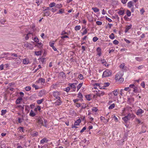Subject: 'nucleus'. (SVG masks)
<instances>
[{
	"instance_id": "f257e3e1",
	"label": "nucleus",
	"mask_w": 148,
	"mask_h": 148,
	"mask_svg": "<svg viewBox=\"0 0 148 148\" xmlns=\"http://www.w3.org/2000/svg\"><path fill=\"white\" fill-rule=\"evenodd\" d=\"M111 75V73L109 70L107 69L102 74V77H108Z\"/></svg>"
},
{
	"instance_id": "f03ea898",
	"label": "nucleus",
	"mask_w": 148,
	"mask_h": 148,
	"mask_svg": "<svg viewBox=\"0 0 148 148\" xmlns=\"http://www.w3.org/2000/svg\"><path fill=\"white\" fill-rule=\"evenodd\" d=\"M123 75V71H121L118 72L115 76V79L116 80H117V79H119V78L120 77H122Z\"/></svg>"
},
{
	"instance_id": "7ed1b4c3",
	"label": "nucleus",
	"mask_w": 148,
	"mask_h": 148,
	"mask_svg": "<svg viewBox=\"0 0 148 148\" xmlns=\"http://www.w3.org/2000/svg\"><path fill=\"white\" fill-rule=\"evenodd\" d=\"M102 89V87H101L100 85L97 86V90L96 91V94L97 95V96L100 97L101 94H102V91H100L99 90V89Z\"/></svg>"
},
{
	"instance_id": "20e7f679",
	"label": "nucleus",
	"mask_w": 148,
	"mask_h": 148,
	"mask_svg": "<svg viewBox=\"0 0 148 148\" xmlns=\"http://www.w3.org/2000/svg\"><path fill=\"white\" fill-rule=\"evenodd\" d=\"M53 96L56 98V99H60V94L58 91H54L53 92Z\"/></svg>"
},
{
	"instance_id": "39448f33",
	"label": "nucleus",
	"mask_w": 148,
	"mask_h": 148,
	"mask_svg": "<svg viewBox=\"0 0 148 148\" xmlns=\"http://www.w3.org/2000/svg\"><path fill=\"white\" fill-rule=\"evenodd\" d=\"M81 120L80 119H78L75 122L74 125H73L72 126V128H77V127L75 126L79 125V124L81 123Z\"/></svg>"
},
{
	"instance_id": "423d86ee",
	"label": "nucleus",
	"mask_w": 148,
	"mask_h": 148,
	"mask_svg": "<svg viewBox=\"0 0 148 148\" xmlns=\"http://www.w3.org/2000/svg\"><path fill=\"white\" fill-rule=\"evenodd\" d=\"M12 59L15 60L17 64H19L21 62V60L19 57H18L16 58L12 57Z\"/></svg>"
},
{
	"instance_id": "0eeeda50",
	"label": "nucleus",
	"mask_w": 148,
	"mask_h": 148,
	"mask_svg": "<svg viewBox=\"0 0 148 148\" xmlns=\"http://www.w3.org/2000/svg\"><path fill=\"white\" fill-rule=\"evenodd\" d=\"M125 116L127 118L128 120H129L130 119L134 118V115L133 114H129Z\"/></svg>"
},
{
	"instance_id": "6e6552de",
	"label": "nucleus",
	"mask_w": 148,
	"mask_h": 148,
	"mask_svg": "<svg viewBox=\"0 0 148 148\" xmlns=\"http://www.w3.org/2000/svg\"><path fill=\"white\" fill-rule=\"evenodd\" d=\"M76 85V84L75 83H69V84L68 85L69 86L71 87L72 88H73L74 90H73V91H75V89L76 88V87L75 86V85Z\"/></svg>"
},
{
	"instance_id": "1a4fd4ad",
	"label": "nucleus",
	"mask_w": 148,
	"mask_h": 148,
	"mask_svg": "<svg viewBox=\"0 0 148 148\" xmlns=\"http://www.w3.org/2000/svg\"><path fill=\"white\" fill-rule=\"evenodd\" d=\"M97 55L99 56H101V49L100 47H98L97 49Z\"/></svg>"
},
{
	"instance_id": "9d476101",
	"label": "nucleus",
	"mask_w": 148,
	"mask_h": 148,
	"mask_svg": "<svg viewBox=\"0 0 148 148\" xmlns=\"http://www.w3.org/2000/svg\"><path fill=\"white\" fill-rule=\"evenodd\" d=\"M29 63V60L28 58L24 59L23 60V63L25 64H27Z\"/></svg>"
},
{
	"instance_id": "9b49d317",
	"label": "nucleus",
	"mask_w": 148,
	"mask_h": 148,
	"mask_svg": "<svg viewBox=\"0 0 148 148\" xmlns=\"http://www.w3.org/2000/svg\"><path fill=\"white\" fill-rule=\"evenodd\" d=\"M143 111L140 109H139L137 111L136 114L137 115H139L143 113Z\"/></svg>"
},
{
	"instance_id": "f8f14e48",
	"label": "nucleus",
	"mask_w": 148,
	"mask_h": 148,
	"mask_svg": "<svg viewBox=\"0 0 148 148\" xmlns=\"http://www.w3.org/2000/svg\"><path fill=\"white\" fill-rule=\"evenodd\" d=\"M31 34L33 35V33H31L30 32H29L26 35L25 37V39L26 40H28L29 38V37H30Z\"/></svg>"
},
{
	"instance_id": "ddd939ff",
	"label": "nucleus",
	"mask_w": 148,
	"mask_h": 148,
	"mask_svg": "<svg viewBox=\"0 0 148 148\" xmlns=\"http://www.w3.org/2000/svg\"><path fill=\"white\" fill-rule=\"evenodd\" d=\"M38 122L41 124L43 126V119L41 118H39L38 119Z\"/></svg>"
},
{
	"instance_id": "4468645a",
	"label": "nucleus",
	"mask_w": 148,
	"mask_h": 148,
	"mask_svg": "<svg viewBox=\"0 0 148 148\" xmlns=\"http://www.w3.org/2000/svg\"><path fill=\"white\" fill-rule=\"evenodd\" d=\"M58 76L62 77V78L65 77V73L63 72H60L58 74Z\"/></svg>"
},
{
	"instance_id": "2eb2a0df",
	"label": "nucleus",
	"mask_w": 148,
	"mask_h": 148,
	"mask_svg": "<svg viewBox=\"0 0 148 148\" xmlns=\"http://www.w3.org/2000/svg\"><path fill=\"white\" fill-rule=\"evenodd\" d=\"M36 82L39 83H44L45 82V80L44 79L40 78Z\"/></svg>"
},
{
	"instance_id": "dca6fc26",
	"label": "nucleus",
	"mask_w": 148,
	"mask_h": 148,
	"mask_svg": "<svg viewBox=\"0 0 148 148\" xmlns=\"http://www.w3.org/2000/svg\"><path fill=\"white\" fill-rule=\"evenodd\" d=\"M48 140L46 138H44L41 140L40 141V143L41 144H43L45 143H47V142Z\"/></svg>"
},
{
	"instance_id": "f3484780",
	"label": "nucleus",
	"mask_w": 148,
	"mask_h": 148,
	"mask_svg": "<svg viewBox=\"0 0 148 148\" xmlns=\"http://www.w3.org/2000/svg\"><path fill=\"white\" fill-rule=\"evenodd\" d=\"M22 98L21 97H18L16 101V103L18 104L20 103L21 101L22 100Z\"/></svg>"
},
{
	"instance_id": "a211bd4d",
	"label": "nucleus",
	"mask_w": 148,
	"mask_h": 148,
	"mask_svg": "<svg viewBox=\"0 0 148 148\" xmlns=\"http://www.w3.org/2000/svg\"><path fill=\"white\" fill-rule=\"evenodd\" d=\"M132 27V25H130L128 26L127 27L125 30V33L127 32L128 30L131 28Z\"/></svg>"
},
{
	"instance_id": "6ab92c4d",
	"label": "nucleus",
	"mask_w": 148,
	"mask_h": 148,
	"mask_svg": "<svg viewBox=\"0 0 148 148\" xmlns=\"http://www.w3.org/2000/svg\"><path fill=\"white\" fill-rule=\"evenodd\" d=\"M36 115L35 114L34 112V111L32 110H31L30 111V114H29V115L32 117H34Z\"/></svg>"
},
{
	"instance_id": "aec40b11",
	"label": "nucleus",
	"mask_w": 148,
	"mask_h": 148,
	"mask_svg": "<svg viewBox=\"0 0 148 148\" xmlns=\"http://www.w3.org/2000/svg\"><path fill=\"white\" fill-rule=\"evenodd\" d=\"M60 99H58L56 101L55 103L56 105H59L61 103L62 101Z\"/></svg>"
},
{
	"instance_id": "412c9836",
	"label": "nucleus",
	"mask_w": 148,
	"mask_h": 148,
	"mask_svg": "<svg viewBox=\"0 0 148 148\" xmlns=\"http://www.w3.org/2000/svg\"><path fill=\"white\" fill-rule=\"evenodd\" d=\"M118 13L120 15H123L124 13V11L123 10H120Z\"/></svg>"
},
{
	"instance_id": "4be33fe9",
	"label": "nucleus",
	"mask_w": 148,
	"mask_h": 148,
	"mask_svg": "<svg viewBox=\"0 0 148 148\" xmlns=\"http://www.w3.org/2000/svg\"><path fill=\"white\" fill-rule=\"evenodd\" d=\"M133 6L132 2L131 1L127 3V6L130 8H131Z\"/></svg>"
},
{
	"instance_id": "5701e85b",
	"label": "nucleus",
	"mask_w": 148,
	"mask_h": 148,
	"mask_svg": "<svg viewBox=\"0 0 148 148\" xmlns=\"http://www.w3.org/2000/svg\"><path fill=\"white\" fill-rule=\"evenodd\" d=\"M56 3L54 2L51 3L49 4V6L50 8H52L53 7H55Z\"/></svg>"
},
{
	"instance_id": "b1692460",
	"label": "nucleus",
	"mask_w": 148,
	"mask_h": 148,
	"mask_svg": "<svg viewBox=\"0 0 148 148\" xmlns=\"http://www.w3.org/2000/svg\"><path fill=\"white\" fill-rule=\"evenodd\" d=\"M42 51H35V54L37 56H39L40 55H41L42 54Z\"/></svg>"
},
{
	"instance_id": "393cba45",
	"label": "nucleus",
	"mask_w": 148,
	"mask_h": 148,
	"mask_svg": "<svg viewBox=\"0 0 148 148\" xmlns=\"http://www.w3.org/2000/svg\"><path fill=\"white\" fill-rule=\"evenodd\" d=\"M114 95L115 96H117L118 95V92H117V90L116 89L112 92Z\"/></svg>"
},
{
	"instance_id": "a878e982",
	"label": "nucleus",
	"mask_w": 148,
	"mask_h": 148,
	"mask_svg": "<svg viewBox=\"0 0 148 148\" xmlns=\"http://www.w3.org/2000/svg\"><path fill=\"white\" fill-rule=\"evenodd\" d=\"M55 7L58 8H60L62 7V5L61 4H56Z\"/></svg>"
},
{
	"instance_id": "bb28decb",
	"label": "nucleus",
	"mask_w": 148,
	"mask_h": 148,
	"mask_svg": "<svg viewBox=\"0 0 148 148\" xmlns=\"http://www.w3.org/2000/svg\"><path fill=\"white\" fill-rule=\"evenodd\" d=\"M81 28V27L80 25L76 26L75 27V29L76 31H77L80 30Z\"/></svg>"
},
{
	"instance_id": "cd10ccee",
	"label": "nucleus",
	"mask_w": 148,
	"mask_h": 148,
	"mask_svg": "<svg viewBox=\"0 0 148 148\" xmlns=\"http://www.w3.org/2000/svg\"><path fill=\"white\" fill-rule=\"evenodd\" d=\"M110 84L109 82H106L104 83L103 84V87H108L109 86Z\"/></svg>"
},
{
	"instance_id": "c85d7f7f",
	"label": "nucleus",
	"mask_w": 148,
	"mask_h": 148,
	"mask_svg": "<svg viewBox=\"0 0 148 148\" xmlns=\"http://www.w3.org/2000/svg\"><path fill=\"white\" fill-rule=\"evenodd\" d=\"M82 84L83 83H81L77 86V91H78V90L80 89L81 87L82 86Z\"/></svg>"
},
{
	"instance_id": "c756f323",
	"label": "nucleus",
	"mask_w": 148,
	"mask_h": 148,
	"mask_svg": "<svg viewBox=\"0 0 148 148\" xmlns=\"http://www.w3.org/2000/svg\"><path fill=\"white\" fill-rule=\"evenodd\" d=\"M43 99H41L38 100L37 101V102L38 104H41L43 101Z\"/></svg>"
},
{
	"instance_id": "7c9ffc66",
	"label": "nucleus",
	"mask_w": 148,
	"mask_h": 148,
	"mask_svg": "<svg viewBox=\"0 0 148 148\" xmlns=\"http://www.w3.org/2000/svg\"><path fill=\"white\" fill-rule=\"evenodd\" d=\"M42 43L41 42L38 43L37 42V44L36 45V46L40 48L42 47Z\"/></svg>"
},
{
	"instance_id": "2f4dec72",
	"label": "nucleus",
	"mask_w": 148,
	"mask_h": 148,
	"mask_svg": "<svg viewBox=\"0 0 148 148\" xmlns=\"http://www.w3.org/2000/svg\"><path fill=\"white\" fill-rule=\"evenodd\" d=\"M115 106V104L113 103L108 108L109 109H112Z\"/></svg>"
},
{
	"instance_id": "473e14b6",
	"label": "nucleus",
	"mask_w": 148,
	"mask_h": 148,
	"mask_svg": "<svg viewBox=\"0 0 148 148\" xmlns=\"http://www.w3.org/2000/svg\"><path fill=\"white\" fill-rule=\"evenodd\" d=\"M6 112H7L6 110H2L1 111V115H3L6 113Z\"/></svg>"
},
{
	"instance_id": "72a5a7b5",
	"label": "nucleus",
	"mask_w": 148,
	"mask_h": 148,
	"mask_svg": "<svg viewBox=\"0 0 148 148\" xmlns=\"http://www.w3.org/2000/svg\"><path fill=\"white\" fill-rule=\"evenodd\" d=\"M86 97L88 101H90L91 99L90 95H86Z\"/></svg>"
},
{
	"instance_id": "f704fd0d",
	"label": "nucleus",
	"mask_w": 148,
	"mask_h": 148,
	"mask_svg": "<svg viewBox=\"0 0 148 148\" xmlns=\"http://www.w3.org/2000/svg\"><path fill=\"white\" fill-rule=\"evenodd\" d=\"M122 119L125 122V123H126L128 120V119L125 116L124 117H123L122 118Z\"/></svg>"
},
{
	"instance_id": "c9c22d12",
	"label": "nucleus",
	"mask_w": 148,
	"mask_h": 148,
	"mask_svg": "<svg viewBox=\"0 0 148 148\" xmlns=\"http://www.w3.org/2000/svg\"><path fill=\"white\" fill-rule=\"evenodd\" d=\"M92 9L95 12H97L99 11V9L96 8H92Z\"/></svg>"
},
{
	"instance_id": "e433bc0d",
	"label": "nucleus",
	"mask_w": 148,
	"mask_h": 148,
	"mask_svg": "<svg viewBox=\"0 0 148 148\" xmlns=\"http://www.w3.org/2000/svg\"><path fill=\"white\" fill-rule=\"evenodd\" d=\"M124 81V79L123 78L120 77L119 78V79H117L116 81H119L120 82H123Z\"/></svg>"
},
{
	"instance_id": "4c0bfd02",
	"label": "nucleus",
	"mask_w": 148,
	"mask_h": 148,
	"mask_svg": "<svg viewBox=\"0 0 148 148\" xmlns=\"http://www.w3.org/2000/svg\"><path fill=\"white\" fill-rule=\"evenodd\" d=\"M102 121L105 123H106L108 121V119H106L105 118L102 117Z\"/></svg>"
},
{
	"instance_id": "58836bf2",
	"label": "nucleus",
	"mask_w": 148,
	"mask_h": 148,
	"mask_svg": "<svg viewBox=\"0 0 148 148\" xmlns=\"http://www.w3.org/2000/svg\"><path fill=\"white\" fill-rule=\"evenodd\" d=\"M110 38L111 39H113L114 38V35L113 33H112L109 36Z\"/></svg>"
},
{
	"instance_id": "ea45409f",
	"label": "nucleus",
	"mask_w": 148,
	"mask_h": 148,
	"mask_svg": "<svg viewBox=\"0 0 148 148\" xmlns=\"http://www.w3.org/2000/svg\"><path fill=\"white\" fill-rule=\"evenodd\" d=\"M127 14L128 16H130L131 15V12L129 10H128L127 12Z\"/></svg>"
},
{
	"instance_id": "a19ab883",
	"label": "nucleus",
	"mask_w": 148,
	"mask_h": 148,
	"mask_svg": "<svg viewBox=\"0 0 148 148\" xmlns=\"http://www.w3.org/2000/svg\"><path fill=\"white\" fill-rule=\"evenodd\" d=\"M98 38L96 36H95L93 38L92 40L93 42H96L98 40Z\"/></svg>"
},
{
	"instance_id": "79ce46f5",
	"label": "nucleus",
	"mask_w": 148,
	"mask_h": 148,
	"mask_svg": "<svg viewBox=\"0 0 148 148\" xmlns=\"http://www.w3.org/2000/svg\"><path fill=\"white\" fill-rule=\"evenodd\" d=\"M49 12H44V15L45 16H49Z\"/></svg>"
},
{
	"instance_id": "37998d69",
	"label": "nucleus",
	"mask_w": 148,
	"mask_h": 148,
	"mask_svg": "<svg viewBox=\"0 0 148 148\" xmlns=\"http://www.w3.org/2000/svg\"><path fill=\"white\" fill-rule=\"evenodd\" d=\"M113 43L115 45H117L119 43V41L117 40H115L113 41Z\"/></svg>"
},
{
	"instance_id": "c03bdc74",
	"label": "nucleus",
	"mask_w": 148,
	"mask_h": 148,
	"mask_svg": "<svg viewBox=\"0 0 148 148\" xmlns=\"http://www.w3.org/2000/svg\"><path fill=\"white\" fill-rule=\"evenodd\" d=\"M34 41L37 43L39 42V40L37 37H35L34 39Z\"/></svg>"
},
{
	"instance_id": "a18cd8bd",
	"label": "nucleus",
	"mask_w": 148,
	"mask_h": 148,
	"mask_svg": "<svg viewBox=\"0 0 148 148\" xmlns=\"http://www.w3.org/2000/svg\"><path fill=\"white\" fill-rule=\"evenodd\" d=\"M78 78L80 79H82L83 78V75L81 74H79L78 75Z\"/></svg>"
},
{
	"instance_id": "49530a36",
	"label": "nucleus",
	"mask_w": 148,
	"mask_h": 148,
	"mask_svg": "<svg viewBox=\"0 0 148 148\" xmlns=\"http://www.w3.org/2000/svg\"><path fill=\"white\" fill-rule=\"evenodd\" d=\"M78 97L80 98H82L83 97L82 95L80 92H79L78 94Z\"/></svg>"
},
{
	"instance_id": "de8ad7c7",
	"label": "nucleus",
	"mask_w": 148,
	"mask_h": 148,
	"mask_svg": "<svg viewBox=\"0 0 148 148\" xmlns=\"http://www.w3.org/2000/svg\"><path fill=\"white\" fill-rule=\"evenodd\" d=\"M33 132V134L32 135L34 136H37L38 135V133L37 132Z\"/></svg>"
},
{
	"instance_id": "09e8293b",
	"label": "nucleus",
	"mask_w": 148,
	"mask_h": 148,
	"mask_svg": "<svg viewBox=\"0 0 148 148\" xmlns=\"http://www.w3.org/2000/svg\"><path fill=\"white\" fill-rule=\"evenodd\" d=\"M31 87L30 86H27L25 88V90L27 91H29L31 89Z\"/></svg>"
},
{
	"instance_id": "8fccbe9b",
	"label": "nucleus",
	"mask_w": 148,
	"mask_h": 148,
	"mask_svg": "<svg viewBox=\"0 0 148 148\" xmlns=\"http://www.w3.org/2000/svg\"><path fill=\"white\" fill-rule=\"evenodd\" d=\"M92 111H94L95 112H96L97 110H98L97 108L96 107H93L92 109Z\"/></svg>"
},
{
	"instance_id": "3c124183",
	"label": "nucleus",
	"mask_w": 148,
	"mask_h": 148,
	"mask_svg": "<svg viewBox=\"0 0 148 148\" xmlns=\"http://www.w3.org/2000/svg\"><path fill=\"white\" fill-rule=\"evenodd\" d=\"M44 124L43 123V126L47 127V121L46 120H44Z\"/></svg>"
},
{
	"instance_id": "603ef678",
	"label": "nucleus",
	"mask_w": 148,
	"mask_h": 148,
	"mask_svg": "<svg viewBox=\"0 0 148 148\" xmlns=\"http://www.w3.org/2000/svg\"><path fill=\"white\" fill-rule=\"evenodd\" d=\"M41 109V108L40 106H38L37 108H35L34 109L35 111H37V110H40Z\"/></svg>"
},
{
	"instance_id": "864d4df0",
	"label": "nucleus",
	"mask_w": 148,
	"mask_h": 148,
	"mask_svg": "<svg viewBox=\"0 0 148 148\" xmlns=\"http://www.w3.org/2000/svg\"><path fill=\"white\" fill-rule=\"evenodd\" d=\"M32 87L34 88L36 90L38 88V86L34 84L32 85Z\"/></svg>"
},
{
	"instance_id": "5fc2aeb1",
	"label": "nucleus",
	"mask_w": 148,
	"mask_h": 148,
	"mask_svg": "<svg viewBox=\"0 0 148 148\" xmlns=\"http://www.w3.org/2000/svg\"><path fill=\"white\" fill-rule=\"evenodd\" d=\"M24 106H22L21 105H19V106H17V107L20 108L22 110H23L24 109V107H23Z\"/></svg>"
},
{
	"instance_id": "6e6d98bb",
	"label": "nucleus",
	"mask_w": 148,
	"mask_h": 148,
	"mask_svg": "<svg viewBox=\"0 0 148 148\" xmlns=\"http://www.w3.org/2000/svg\"><path fill=\"white\" fill-rule=\"evenodd\" d=\"M96 23L98 25H101L102 24V22L97 21L96 22Z\"/></svg>"
},
{
	"instance_id": "4d7b16f0",
	"label": "nucleus",
	"mask_w": 148,
	"mask_h": 148,
	"mask_svg": "<svg viewBox=\"0 0 148 148\" xmlns=\"http://www.w3.org/2000/svg\"><path fill=\"white\" fill-rule=\"evenodd\" d=\"M86 127H84L83 129L80 131V133H82L84 131L86 130Z\"/></svg>"
},
{
	"instance_id": "13d9d810",
	"label": "nucleus",
	"mask_w": 148,
	"mask_h": 148,
	"mask_svg": "<svg viewBox=\"0 0 148 148\" xmlns=\"http://www.w3.org/2000/svg\"><path fill=\"white\" fill-rule=\"evenodd\" d=\"M87 31L86 29H85L84 31L82 33L83 35H85L87 33Z\"/></svg>"
},
{
	"instance_id": "bf43d9fd",
	"label": "nucleus",
	"mask_w": 148,
	"mask_h": 148,
	"mask_svg": "<svg viewBox=\"0 0 148 148\" xmlns=\"http://www.w3.org/2000/svg\"><path fill=\"white\" fill-rule=\"evenodd\" d=\"M19 128V130L20 131V132H24V130L23 127H20Z\"/></svg>"
},
{
	"instance_id": "052dcab7",
	"label": "nucleus",
	"mask_w": 148,
	"mask_h": 148,
	"mask_svg": "<svg viewBox=\"0 0 148 148\" xmlns=\"http://www.w3.org/2000/svg\"><path fill=\"white\" fill-rule=\"evenodd\" d=\"M67 34V33L66 32L64 31H63L62 32V33L61 34V35H63L64 34Z\"/></svg>"
},
{
	"instance_id": "680f3d73",
	"label": "nucleus",
	"mask_w": 148,
	"mask_h": 148,
	"mask_svg": "<svg viewBox=\"0 0 148 148\" xmlns=\"http://www.w3.org/2000/svg\"><path fill=\"white\" fill-rule=\"evenodd\" d=\"M69 38V36L67 35H64V36H62L61 37V38L62 39H64V38Z\"/></svg>"
},
{
	"instance_id": "e2e57ef3",
	"label": "nucleus",
	"mask_w": 148,
	"mask_h": 148,
	"mask_svg": "<svg viewBox=\"0 0 148 148\" xmlns=\"http://www.w3.org/2000/svg\"><path fill=\"white\" fill-rule=\"evenodd\" d=\"M70 89V88L69 87H67L66 88L65 91L67 92H69Z\"/></svg>"
},
{
	"instance_id": "0e129e2a",
	"label": "nucleus",
	"mask_w": 148,
	"mask_h": 148,
	"mask_svg": "<svg viewBox=\"0 0 148 148\" xmlns=\"http://www.w3.org/2000/svg\"><path fill=\"white\" fill-rule=\"evenodd\" d=\"M145 11L143 9H142L140 10V12L142 14H143Z\"/></svg>"
},
{
	"instance_id": "69168bd1",
	"label": "nucleus",
	"mask_w": 148,
	"mask_h": 148,
	"mask_svg": "<svg viewBox=\"0 0 148 148\" xmlns=\"http://www.w3.org/2000/svg\"><path fill=\"white\" fill-rule=\"evenodd\" d=\"M131 88H134V87H135V86L133 84H131L129 86Z\"/></svg>"
},
{
	"instance_id": "338daca9",
	"label": "nucleus",
	"mask_w": 148,
	"mask_h": 148,
	"mask_svg": "<svg viewBox=\"0 0 148 148\" xmlns=\"http://www.w3.org/2000/svg\"><path fill=\"white\" fill-rule=\"evenodd\" d=\"M20 96H21V97L22 98V97H23L24 96V94L22 92H20Z\"/></svg>"
},
{
	"instance_id": "774afa93",
	"label": "nucleus",
	"mask_w": 148,
	"mask_h": 148,
	"mask_svg": "<svg viewBox=\"0 0 148 148\" xmlns=\"http://www.w3.org/2000/svg\"><path fill=\"white\" fill-rule=\"evenodd\" d=\"M141 86L143 87L144 88L145 86V84L144 82H143L141 84Z\"/></svg>"
}]
</instances>
